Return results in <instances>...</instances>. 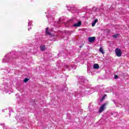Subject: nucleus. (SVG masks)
<instances>
[{"instance_id": "6", "label": "nucleus", "mask_w": 129, "mask_h": 129, "mask_svg": "<svg viewBox=\"0 0 129 129\" xmlns=\"http://www.w3.org/2000/svg\"><path fill=\"white\" fill-rule=\"evenodd\" d=\"M94 69H99V65L98 64H94Z\"/></svg>"}, {"instance_id": "4", "label": "nucleus", "mask_w": 129, "mask_h": 129, "mask_svg": "<svg viewBox=\"0 0 129 129\" xmlns=\"http://www.w3.org/2000/svg\"><path fill=\"white\" fill-rule=\"evenodd\" d=\"M81 26V22H79L74 25V27H80Z\"/></svg>"}, {"instance_id": "10", "label": "nucleus", "mask_w": 129, "mask_h": 129, "mask_svg": "<svg viewBox=\"0 0 129 129\" xmlns=\"http://www.w3.org/2000/svg\"><path fill=\"white\" fill-rule=\"evenodd\" d=\"M98 22V19H95V21H94V23L95 24H96V23H97Z\"/></svg>"}, {"instance_id": "1", "label": "nucleus", "mask_w": 129, "mask_h": 129, "mask_svg": "<svg viewBox=\"0 0 129 129\" xmlns=\"http://www.w3.org/2000/svg\"><path fill=\"white\" fill-rule=\"evenodd\" d=\"M115 53L117 57H121V55H122L121 50L118 48L115 49Z\"/></svg>"}, {"instance_id": "8", "label": "nucleus", "mask_w": 129, "mask_h": 129, "mask_svg": "<svg viewBox=\"0 0 129 129\" xmlns=\"http://www.w3.org/2000/svg\"><path fill=\"white\" fill-rule=\"evenodd\" d=\"M48 30H49V28L47 27L46 29V31H45V33H46V34H47V35H50V33H49V31H48Z\"/></svg>"}, {"instance_id": "7", "label": "nucleus", "mask_w": 129, "mask_h": 129, "mask_svg": "<svg viewBox=\"0 0 129 129\" xmlns=\"http://www.w3.org/2000/svg\"><path fill=\"white\" fill-rule=\"evenodd\" d=\"M99 51L102 53V54H104V51H103V48L102 47H100L99 48Z\"/></svg>"}, {"instance_id": "2", "label": "nucleus", "mask_w": 129, "mask_h": 129, "mask_svg": "<svg viewBox=\"0 0 129 129\" xmlns=\"http://www.w3.org/2000/svg\"><path fill=\"white\" fill-rule=\"evenodd\" d=\"M106 106V104H104L102 105L100 107V109H99L98 112L99 113H101V112H102V111H104V109H105Z\"/></svg>"}, {"instance_id": "11", "label": "nucleus", "mask_w": 129, "mask_h": 129, "mask_svg": "<svg viewBox=\"0 0 129 129\" xmlns=\"http://www.w3.org/2000/svg\"><path fill=\"white\" fill-rule=\"evenodd\" d=\"M117 78H118V76H117V75H115V76H114V79H117Z\"/></svg>"}, {"instance_id": "14", "label": "nucleus", "mask_w": 129, "mask_h": 129, "mask_svg": "<svg viewBox=\"0 0 129 129\" xmlns=\"http://www.w3.org/2000/svg\"><path fill=\"white\" fill-rule=\"evenodd\" d=\"M95 24L96 23H92V27H94V26H95Z\"/></svg>"}, {"instance_id": "13", "label": "nucleus", "mask_w": 129, "mask_h": 129, "mask_svg": "<svg viewBox=\"0 0 129 129\" xmlns=\"http://www.w3.org/2000/svg\"><path fill=\"white\" fill-rule=\"evenodd\" d=\"M104 98H105V97L103 96L102 98V99L101 100V101H102V100H104Z\"/></svg>"}, {"instance_id": "5", "label": "nucleus", "mask_w": 129, "mask_h": 129, "mask_svg": "<svg viewBox=\"0 0 129 129\" xmlns=\"http://www.w3.org/2000/svg\"><path fill=\"white\" fill-rule=\"evenodd\" d=\"M40 50L41 51H45L46 50V46L45 45H42L40 46Z\"/></svg>"}, {"instance_id": "9", "label": "nucleus", "mask_w": 129, "mask_h": 129, "mask_svg": "<svg viewBox=\"0 0 129 129\" xmlns=\"http://www.w3.org/2000/svg\"><path fill=\"white\" fill-rule=\"evenodd\" d=\"M28 81H29V79H28V78H26L24 80V82H25V83L28 82Z\"/></svg>"}, {"instance_id": "12", "label": "nucleus", "mask_w": 129, "mask_h": 129, "mask_svg": "<svg viewBox=\"0 0 129 129\" xmlns=\"http://www.w3.org/2000/svg\"><path fill=\"white\" fill-rule=\"evenodd\" d=\"M117 36H118V34H116L115 35H113V38H116V37H117Z\"/></svg>"}, {"instance_id": "3", "label": "nucleus", "mask_w": 129, "mask_h": 129, "mask_svg": "<svg viewBox=\"0 0 129 129\" xmlns=\"http://www.w3.org/2000/svg\"><path fill=\"white\" fill-rule=\"evenodd\" d=\"M89 42L90 43H92V42H94L95 41V37H89L88 38Z\"/></svg>"}, {"instance_id": "15", "label": "nucleus", "mask_w": 129, "mask_h": 129, "mask_svg": "<svg viewBox=\"0 0 129 129\" xmlns=\"http://www.w3.org/2000/svg\"><path fill=\"white\" fill-rule=\"evenodd\" d=\"M104 97H105L106 96V94H105V95H104Z\"/></svg>"}]
</instances>
